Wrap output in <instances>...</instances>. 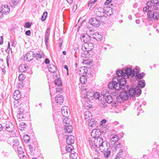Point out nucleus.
<instances>
[{
  "label": "nucleus",
  "instance_id": "nucleus-59",
  "mask_svg": "<svg viewBox=\"0 0 159 159\" xmlns=\"http://www.w3.org/2000/svg\"><path fill=\"white\" fill-rule=\"evenodd\" d=\"M107 122V120L105 119H103L101 121V125H103V124H105Z\"/></svg>",
  "mask_w": 159,
  "mask_h": 159
},
{
  "label": "nucleus",
  "instance_id": "nucleus-63",
  "mask_svg": "<svg viewBox=\"0 0 159 159\" xmlns=\"http://www.w3.org/2000/svg\"><path fill=\"white\" fill-rule=\"evenodd\" d=\"M25 34L26 35L30 36V30L27 31Z\"/></svg>",
  "mask_w": 159,
  "mask_h": 159
},
{
  "label": "nucleus",
  "instance_id": "nucleus-52",
  "mask_svg": "<svg viewBox=\"0 0 159 159\" xmlns=\"http://www.w3.org/2000/svg\"><path fill=\"white\" fill-rule=\"evenodd\" d=\"M102 93V96H103V98L106 95H107V94H108V95L110 94L109 93V91H107V89H105L104 90Z\"/></svg>",
  "mask_w": 159,
  "mask_h": 159
},
{
  "label": "nucleus",
  "instance_id": "nucleus-50",
  "mask_svg": "<svg viewBox=\"0 0 159 159\" xmlns=\"http://www.w3.org/2000/svg\"><path fill=\"white\" fill-rule=\"evenodd\" d=\"M95 122L93 120H89V121L88 122V125L89 126L91 127H93L95 126L96 125L95 124Z\"/></svg>",
  "mask_w": 159,
  "mask_h": 159
},
{
  "label": "nucleus",
  "instance_id": "nucleus-31",
  "mask_svg": "<svg viewBox=\"0 0 159 159\" xmlns=\"http://www.w3.org/2000/svg\"><path fill=\"white\" fill-rule=\"evenodd\" d=\"M50 29L49 28H48L45 33V39L46 44L48 42V37L50 34Z\"/></svg>",
  "mask_w": 159,
  "mask_h": 159
},
{
  "label": "nucleus",
  "instance_id": "nucleus-41",
  "mask_svg": "<svg viewBox=\"0 0 159 159\" xmlns=\"http://www.w3.org/2000/svg\"><path fill=\"white\" fill-rule=\"evenodd\" d=\"M16 151H17V153L20 154H22L24 153L23 149L20 145L16 148Z\"/></svg>",
  "mask_w": 159,
  "mask_h": 159
},
{
  "label": "nucleus",
  "instance_id": "nucleus-16",
  "mask_svg": "<svg viewBox=\"0 0 159 159\" xmlns=\"http://www.w3.org/2000/svg\"><path fill=\"white\" fill-rule=\"evenodd\" d=\"M56 102L59 104H61L64 102V98L62 95L58 94L55 98Z\"/></svg>",
  "mask_w": 159,
  "mask_h": 159
},
{
  "label": "nucleus",
  "instance_id": "nucleus-40",
  "mask_svg": "<svg viewBox=\"0 0 159 159\" xmlns=\"http://www.w3.org/2000/svg\"><path fill=\"white\" fill-rule=\"evenodd\" d=\"M19 0H10L9 2L11 6L12 7H14L16 5H17V3H19Z\"/></svg>",
  "mask_w": 159,
  "mask_h": 159
},
{
  "label": "nucleus",
  "instance_id": "nucleus-47",
  "mask_svg": "<svg viewBox=\"0 0 159 159\" xmlns=\"http://www.w3.org/2000/svg\"><path fill=\"white\" fill-rule=\"evenodd\" d=\"M152 11L154 9L156 10H159V3L155 4H153L152 5Z\"/></svg>",
  "mask_w": 159,
  "mask_h": 159
},
{
  "label": "nucleus",
  "instance_id": "nucleus-53",
  "mask_svg": "<svg viewBox=\"0 0 159 159\" xmlns=\"http://www.w3.org/2000/svg\"><path fill=\"white\" fill-rule=\"evenodd\" d=\"M47 16V12L46 11L44 12L43 16H42L41 20L42 21H44L46 19Z\"/></svg>",
  "mask_w": 159,
  "mask_h": 159
},
{
  "label": "nucleus",
  "instance_id": "nucleus-10",
  "mask_svg": "<svg viewBox=\"0 0 159 159\" xmlns=\"http://www.w3.org/2000/svg\"><path fill=\"white\" fill-rule=\"evenodd\" d=\"M94 45L92 43H84L82 46L83 50H87L88 51H91L93 48Z\"/></svg>",
  "mask_w": 159,
  "mask_h": 159
},
{
  "label": "nucleus",
  "instance_id": "nucleus-21",
  "mask_svg": "<svg viewBox=\"0 0 159 159\" xmlns=\"http://www.w3.org/2000/svg\"><path fill=\"white\" fill-rule=\"evenodd\" d=\"M75 141L74 137L73 135H70L67 137L66 139V142L67 144L71 145Z\"/></svg>",
  "mask_w": 159,
  "mask_h": 159
},
{
  "label": "nucleus",
  "instance_id": "nucleus-46",
  "mask_svg": "<svg viewBox=\"0 0 159 159\" xmlns=\"http://www.w3.org/2000/svg\"><path fill=\"white\" fill-rule=\"evenodd\" d=\"M14 102V106L16 107H17L22 104V101L19 100H16Z\"/></svg>",
  "mask_w": 159,
  "mask_h": 159
},
{
  "label": "nucleus",
  "instance_id": "nucleus-55",
  "mask_svg": "<svg viewBox=\"0 0 159 159\" xmlns=\"http://www.w3.org/2000/svg\"><path fill=\"white\" fill-rule=\"evenodd\" d=\"M25 28H30V23L29 22H27L24 25Z\"/></svg>",
  "mask_w": 159,
  "mask_h": 159
},
{
  "label": "nucleus",
  "instance_id": "nucleus-61",
  "mask_svg": "<svg viewBox=\"0 0 159 159\" xmlns=\"http://www.w3.org/2000/svg\"><path fill=\"white\" fill-rule=\"evenodd\" d=\"M111 0H106V2L105 3V5H107L109 4L111 2Z\"/></svg>",
  "mask_w": 159,
  "mask_h": 159
},
{
  "label": "nucleus",
  "instance_id": "nucleus-30",
  "mask_svg": "<svg viewBox=\"0 0 159 159\" xmlns=\"http://www.w3.org/2000/svg\"><path fill=\"white\" fill-rule=\"evenodd\" d=\"M38 144L36 141L34 142L33 143L32 145H30V149H31L30 150V154L31 155H34V153H32V152L34 150V151L36 148L38 147Z\"/></svg>",
  "mask_w": 159,
  "mask_h": 159
},
{
  "label": "nucleus",
  "instance_id": "nucleus-60",
  "mask_svg": "<svg viewBox=\"0 0 159 159\" xmlns=\"http://www.w3.org/2000/svg\"><path fill=\"white\" fill-rule=\"evenodd\" d=\"M100 149L101 150V152H103L106 150L105 148H104V146H103V147H102H102L100 148Z\"/></svg>",
  "mask_w": 159,
  "mask_h": 159
},
{
  "label": "nucleus",
  "instance_id": "nucleus-6",
  "mask_svg": "<svg viewBox=\"0 0 159 159\" xmlns=\"http://www.w3.org/2000/svg\"><path fill=\"white\" fill-rule=\"evenodd\" d=\"M152 11H148L147 12L148 20L151 21L153 20H159V12L157 11H155L152 13Z\"/></svg>",
  "mask_w": 159,
  "mask_h": 159
},
{
  "label": "nucleus",
  "instance_id": "nucleus-33",
  "mask_svg": "<svg viewBox=\"0 0 159 159\" xmlns=\"http://www.w3.org/2000/svg\"><path fill=\"white\" fill-rule=\"evenodd\" d=\"M81 53V56L82 57H85L86 58H89L90 57L89 51L87 50H84Z\"/></svg>",
  "mask_w": 159,
  "mask_h": 159
},
{
  "label": "nucleus",
  "instance_id": "nucleus-8",
  "mask_svg": "<svg viewBox=\"0 0 159 159\" xmlns=\"http://www.w3.org/2000/svg\"><path fill=\"white\" fill-rule=\"evenodd\" d=\"M94 143L95 146L97 148L103 147L104 143H105L107 147L109 144L106 141H103L102 139L101 138H98L94 139Z\"/></svg>",
  "mask_w": 159,
  "mask_h": 159
},
{
  "label": "nucleus",
  "instance_id": "nucleus-18",
  "mask_svg": "<svg viewBox=\"0 0 159 159\" xmlns=\"http://www.w3.org/2000/svg\"><path fill=\"white\" fill-rule=\"evenodd\" d=\"M106 11H105L103 9L100 8L98 9L97 11H96V12L95 13L97 16L102 17L105 15L106 13Z\"/></svg>",
  "mask_w": 159,
  "mask_h": 159
},
{
  "label": "nucleus",
  "instance_id": "nucleus-39",
  "mask_svg": "<svg viewBox=\"0 0 159 159\" xmlns=\"http://www.w3.org/2000/svg\"><path fill=\"white\" fill-rule=\"evenodd\" d=\"M80 80L81 83L82 84H84L87 82V79L83 75L80 77Z\"/></svg>",
  "mask_w": 159,
  "mask_h": 159
},
{
  "label": "nucleus",
  "instance_id": "nucleus-35",
  "mask_svg": "<svg viewBox=\"0 0 159 159\" xmlns=\"http://www.w3.org/2000/svg\"><path fill=\"white\" fill-rule=\"evenodd\" d=\"M94 92L93 91L90 92H87L85 97L88 98L89 99L93 100L94 96Z\"/></svg>",
  "mask_w": 159,
  "mask_h": 159
},
{
  "label": "nucleus",
  "instance_id": "nucleus-25",
  "mask_svg": "<svg viewBox=\"0 0 159 159\" xmlns=\"http://www.w3.org/2000/svg\"><path fill=\"white\" fill-rule=\"evenodd\" d=\"M120 140V138L117 135L115 134L112 137L111 139L112 144H115Z\"/></svg>",
  "mask_w": 159,
  "mask_h": 159
},
{
  "label": "nucleus",
  "instance_id": "nucleus-32",
  "mask_svg": "<svg viewBox=\"0 0 159 159\" xmlns=\"http://www.w3.org/2000/svg\"><path fill=\"white\" fill-rule=\"evenodd\" d=\"M123 150L122 149H120L118 153L116 155L115 159H121L122 156L123 154Z\"/></svg>",
  "mask_w": 159,
  "mask_h": 159
},
{
  "label": "nucleus",
  "instance_id": "nucleus-4",
  "mask_svg": "<svg viewBox=\"0 0 159 159\" xmlns=\"http://www.w3.org/2000/svg\"><path fill=\"white\" fill-rule=\"evenodd\" d=\"M63 122L65 124H64L65 132L68 133H71L73 130V128L71 125L72 122L70 120V119L67 118H65L63 120Z\"/></svg>",
  "mask_w": 159,
  "mask_h": 159
},
{
  "label": "nucleus",
  "instance_id": "nucleus-11",
  "mask_svg": "<svg viewBox=\"0 0 159 159\" xmlns=\"http://www.w3.org/2000/svg\"><path fill=\"white\" fill-rule=\"evenodd\" d=\"M89 22L91 25L95 27H98L100 25V21L94 18L90 19L89 20Z\"/></svg>",
  "mask_w": 159,
  "mask_h": 159
},
{
  "label": "nucleus",
  "instance_id": "nucleus-45",
  "mask_svg": "<svg viewBox=\"0 0 159 159\" xmlns=\"http://www.w3.org/2000/svg\"><path fill=\"white\" fill-rule=\"evenodd\" d=\"M54 83L56 85H58V86H61L62 85L61 80L59 78L56 79L54 81Z\"/></svg>",
  "mask_w": 159,
  "mask_h": 159
},
{
  "label": "nucleus",
  "instance_id": "nucleus-26",
  "mask_svg": "<svg viewBox=\"0 0 159 159\" xmlns=\"http://www.w3.org/2000/svg\"><path fill=\"white\" fill-rule=\"evenodd\" d=\"M23 57L21 59L22 60L24 61V62H29L30 61L29 59H30V53L29 52H27L25 56H23Z\"/></svg>",
  "mask_w": 159,
  "mask_h": 159
},
{
  "label": "nucleus",
  "instance_id": "nucleus-57",
  "mask_svg": "<svg viewBox=\"0 0 159 159\" xmlns=\"http://www.w3.org/2000/svg\"><path fill=\"white\" fill-rule=\"evenodd\" d=\"M103 128H102V129H103V131H105L106 132L108 130V127L107 126H105V125H103Z\"/></svg>",
  "mask_w": 159,
  "mask_h": 159
},
{
  "label": "nucleus",
  "instance_id": "nucleus-28",
  "mask_svg": "<svg viewBox=\"0 0 159 159\" xmlns=\"http://www.w3.org/2000/svg\"><path fill=\"white\" fill-rule=\"evenodd\" d=\"M105 97V100L107 102L110 103L113 102V99L111 96L107 95Z\"/></svg>",
  "mask_w": 159,
  "mask_h": 159
},
{
  "label": "nucleus",
  "instance_id": "nucleus-15",
  "mask_svg": "<svg viewBox=\"0 0 159 159\" xmlns=\"http://www.w3.org/2000/svg\"><path fill=\"white\" fill-rule=\"evenodd\" d=\"M61 113L63 116L66 117H67L70 114V111L66 106H64L61 109Z\"/></svg>",
  "mask_w": 159,
  "mask_h": 159
},
{
  "label": "nucleus",
  "instance_id": "nucleus-12",
  "mask_svg": "<svg viewBox=\"0 0 159 159\" xmlns=\"http://www.w3.org/2000/svg\"><path fill=\"white\" fill-rule=\"evenodd\" d=\"M90 99H89L88 98L84 97L82 99V101L83 102L84 106L85 107H88L89 108H90L91 107V105L90 104L91 103Z\"/></svg>",
  "mask_w": 159,
  "mask_h": 159
},
{
  "label": "nucleus",
  "instance_id": "nucleus-22",
  "mask_svg": "<svg viewBox=\"0 0 159 159\" xmlns=\"http://www.w3.org/2000/svg\"><path fill=\"white\" fill-rule=\"evenodd\" d=\"M84 116L86 120L88 122L89 121V120H93L92 119V114L89 111H86L84 114Z\"/></svg>",
  "mask_w": 159,
  "mask_h": 159
},
{
  "label": "nucleus",
  "instance_id": "nucleus-36",
  "mask_svg": "<svg viewBox=\"0 0 159 159\" xmlns=\"http://www.w3.org/2000/svg\"><path fill=\"white\" fill-rule=\"evenodd\" d=\"M102 97V95L100 96V94L98 92H96L95 93H94L93 99L95 98L96 99H98L100 101H102L101 98H103Z\"/></svg>",
  "mask_w": 159,
  "mask_h": 159
},
{
  "label": "nucleus",
  "instance_id": "nucleus-3",
  "mask_svg": "<svg viewBox=\"0 0 159 159\" xmlns=\"http://www.w3.org/2000/svg\"><path fill=\"white\" fill-rule=\"evenodd\" d=\"M125 85L120 89H122L123 91L121 92L120 95L117 97V100L118 102H123L124 101L127 100L129 97V94L127 89L123 88L125 87Z\"/></svg>",
  "mask_w": 159,
  "mask_h": 159
},
{
  "label": "nucleus",
  "instance_id": "nucleus-42",
  "mask_svg": "<svg viewBox=\"0 0 159 159\" xmlns=\"http://www.w3.org/2000/svg\"><path fill=\"white\" fill-rule=\"evenodd\" d=\"M138 85L141 88H143L145 85V83L144 80H139L138 82Z\"/></svg>",
  "mask_w": 159,
  "mask_h": 159
},
{
  "label": "nucleus",
  "instance_id": "nucleus-17",
  "mask_svg": "<svg viewBox=\"0 0 159 159\" xmlns=\"http://www.w3.org/2000/svg\"><path fill=\"white\" fill-rule=\"evenodd\" d=\"M101 134V132L100 130L98 129H93L92 130L91 133V135L95 139L98 138H100V135Z\"/></svg>",
  "mask_w": 159,
  "mask_h": 159
},
{
  "label": "nucleus",
  "instance_id": "nucleus-24",
  "mask_svg": "<svg viewBox=\"0 0 159 159\" xmlns=\"http://www.w3.org/2000/svg\"><path fill=\"white\" fill-rule=\"evenodd\" d=\"M19 143H20L17 139H16L13 140L12 147L16 151V148L20 146Z\"/></svg>",
  "mask_w": 159,
  "mask_h": 159
},
{
  "label": "nucleus",
  "instance_id": "nucleus-51",
  "mask_svg": "<svg viewBox=\"0 0 159 159\" xmlns=\"http://www.w3.org/2000/svg\"><path fill=\"white\" fill-rule=\"evenodd\" d=\"M78 156L77 153H74L70 154V159H76Z\"/></svg>",
  "mask_w": 159,
  "mask_h": 159
},
{
  "label": "nucleus",
  "instance_id": "nucleus-62",
  "mask_svg": "<svg viewBox=\"0 0 159 159\" xmlns=\"http://www.w3.org/2000/svg\"><path fill=\"white\" fill-rule=\"evenodd\" d=\"M45 63L46 64H48L49 63V60L48 58H46L45 61Z\"/></svg>",
  "mask_w": 159,
  "mask_h": 159
},
{
  "label": "nucleus",
  "instance_id": "nucleus-7",
  "mask_svg": "<svg viewBox=\"0 0 159 159\" xmlns=\"http://www.w3.org/2000/svg\"><path fill=\"white\" fill-rule=\"evenodd\" d=\"M159 3V0H151L150 1L148 2L146 5L147 6L144 7L143 8V11L147 12L148 11H151L152 10V5Z\"/></svg>",
  "mask_w": 159,
  "mask_h": 159
},
{
  "label": "nucleus",
  "instance_id": "nucleus-44",
  "mask_svg": "<svg viewBox=\"0 0 159 159\" xmlns=\"http://www.w3.org/2000/svg\"><path fill=\"white\" fill-rule=\"evenodd\" d=\"M73 148V147L71 145L68 144L65 147V150L67 152H70Z\"/></svg>",
  "mask_w": 159,
  "mask_h": 159
},
{
  "label": "nucleus",
  "instance_id": "nucleus-1",
  "mask_svg": "<svg viewBox=\"0 0 159 159\" xmlns=\"http://www.w3.org/2000/svg\"><path fill=\"white\" fill-rule=\"evenodd\" d=\"M125 72L122 70L116 71V74L118 76H115L112 79V81L109 83L108 86L110 89H115L119 90L122 86H124L126 84L125 78L122 77Z\"/></svg>",
  "mask_w": 159,
  "mask_h": 159
},
{
  "label": "nucleus",
  "instance_id": "nucleus-14",
  "mask_svg": "<svg viewBox=\"0 0 159 159\" xmlns=\"http://www.w3.org/2000/svg\"><path fill=\"white\" fill-rule=\"evenodd\" d=\"M80 39L81 41L84 42V43H89L91 40V37L89 35L82 34L81 36Z\"/></svg>",
  "mask_w": 159,
  "mask_h": 159
},
{
  "label": "nucleus",
  "instance_id": "nucleus-49",
  "mask_svg": "<svg viewBox=\"0 0 159 159\" xmlns=\"http://www.w3.org/2000/svg\"><path fill=\"white\" fill-rule=\"evenodd\" d=\"M25 75L23 74H20L18 77V79L20 81H22L25 79Z\"/></svg>",
  "mask_w": 159,
  "mask_h": 159
},
{
  "label": "nucleus",
  "instance_id": "nucleus-48",
  "mask_svg": "<svg viewBox=\"0 0 159 159\" xmlns=\"http://www.w3.org/2000/svg\"><path fill=\"white\" fill-rule=\"evenodd\" d=\"M113 144L115 145V149L116 150L122 147V146L121 145V144L120 143H117L115 144Z\"/></svg>",
  "mask_w": 159,
  "mask_h": 159
},
{
  "label": "nucleus",
  "instance_id": "nucleus-23",
  "mask_svg": "<svg viewBox=\"0 0 159 159\" xmlns=\"http://www.w3.org/2000/svg\"><path fill=\"white\" fill-rule=\"evenodd\" d=\"M28 66L24 64H22L20 65L19 67V71L20 72H24L26 71Z\"/></svg>",
  "mask_w": 159,
  "mask_h": 159
},
{
  "label": "nucleus",
  "instance_id": "nucleus-19",
  "mask_svg": "<svg viewBox=\"0 0 159 159\" xmlns=\"http://www.w3.org/2000/svg\"><path fill=\"white\" fill-rule=\"evenodd\" d=\"M1 10L3 14H7L10 11V8L7 5H5L2 6Z\"/></svg>",
  "mask_w": 159,
  "mask_h": 159
},
{
  "label": "nucleus",
  "instance_id": "nucleus-64",
  "mask_svg": "<svg viewBox=\"0 0 159 159\" xmlns=\"http://www.w3.org/2000/svg\"><path fill=\"white\" fill-rule=\"evenodd\" d=\"M94 2V1L93 2V1H90L89 4H88V6L89 7L90 6V5H91L92 4H93V2Z\"/></svg>",
  "mask_w": 159,
  "mask_h": 159
},
{
  "label": "nucleus",
  "instance_id": "nucleus-54",
  "mask_svg": "<svg viewBox=\"0 0 159 159\" xmlns=\"http://www.w3.org/2000/svg\"><path fill=\"white\" fill-rule=\"evenodd\" d=\"M114 10L112 8L110 9L107 11V15H109L110 16L112 15L113 14Z\"/></svg>",
  "mask_w": 159,
  "mask_h": 159
},
{
  "label": "nucleus",
  "instance_id": "nucleus-13",
  "mask_svg": "<svg viewBox=\"0 0 159 159\" xmlns=\"http://www.w3.org/2000/svg\"><path fill=\"white\" fill-rule=\"evenodd\" d=\"M145 74L144 73L142 72L141 73H139V71H138V73L135 74V76H134V77L132 78V79H133V80H132L131 81H134L136 80L141 79L143 78V77L145 76Z\"/></svg>",
  "mask_w": 159,
  "mask_h": 159
},
{
  "label": "nucleus",
  "instance_id": "nucleus-34",
  "mask_svg": "<svg viewBox=\"0 0 159 159\" xmlns=\"http://www.w3.org/2000/svg\"><path fill=\"white\" fill-rule=\"evenodd\" d=\"M87 68H85L84 67H82L80 68V72L79 74L80 75H83V74H86L87 72Z\"/></svg>",
  "mask_w": 159,
  "mask_h": 159
},
{
  "label": "nucleus",
  "instance_id": "nucleus-5",
  "mask_svg": "<svg viewBox=\"0 0 159 159\" xmlns=\"http://www.w3.org/2000/svg\"><path fill=\"white\" fill-rule=\"evenodd\" d=\"M125 74H126L127 77L128 78L129 77V76H130L129 79L132 81V77H134V76L138 72V70L137 68H135L132 70V69L130 67L126 68L125 70Z\"/></svg>",
  "mask_w": 159,
  "mask_h": 159
},
{
  "label": "nucleus",
  "instance_id": "nucleus-37",
  "mask_svg": "<svg viewBox=\"0 0 159 159\" xmlns=\"http://www.w3.org/2000/svg\"><path fill=\"white\" fill-rule=\"evenodd\" d=\"M24 141L26 143H28L30 142V136L28 134H25L23 136Z\"/></svg>",
  "mask_w": 159,
  "mask_h": 159
},
{
  "label": "nucleus",
  "instance_id": "nucleus-56",
  "mask_svg": "<svg viewBox=\"0 0 159 159\" xmlns=\"http://www.w3.org/2000/svg\"><path fill=\"white\" fill-rule=\"evenodd\" d=\"M10 49V43L9 42H8V47L7 49L6 50V52L7 53H9Z\"/></svg>",
  "mask_w": 159,
  "mask_h": 159
},
{
  "label": "nucleus",
  "instance_id": "nucleus-20",
  "mask_svg": "<svg viewBox=\"0 0 159 159\" xmlns=\"http://www.w3.org/2000/svg\"><path fill=\"white\" fill-rule=\"evenodd\" d=\"M21 96L20 92L18 90H16L13 93V98L15 100H19Z\"/></svg>",
  "mask_w": 159,
  "mask_h": 159
},
{
  "label": "nucleus",
  "instance_id": "nucleus-58",
  "mask_svg": "<svg viewBox=\"0 0 159 159\" xmlns=\"http://www.w3.org/2000/svg\"><path fill=\"white\" fill-rule=\"evenodd\" d=\"M61 86H59L58 87V88H57L56 89V92L57 93L58 92H60L62 90L61 88Z\"/></svg>",
  "mask_w": 159,
  "mask_h": 159
},
{
  "label": "nucleus",
  "instance_id": "nucleus-43",
  "mask_svg": "<svg viewBox=\"0 0 159 159\" xmlns=\"http://www.w3.org/2000/svg\"><path fill=\"white\" fill-rule=\"evenodd\" d=\"M103 152L104 153V156L106 157V158H108L109 156H110L111 153V151L109 150V148H107L106 150Z\"/></svg>",
  "mask_w": 159,
  "mask_h": 159
},
{
  "label": "nucleus",
  "instance_id": "nucleus-9",
  "mask_svg": "<svg viewBox=\"0 0 159 159\" xmlns=\"http://www.w3.org/2000/svg\"><path fill=\"white\" fill-rule=\"evenodd\" d=\"M5 130L9 132H12L15 130L14 125L11 122H7L5 125Z\"/></svg>",
  "mask_w": 159,
  "mask_h": 159
},
{
  "label": "nucleus",
  "instance_id": "nucleus-2",
  "mask_svg": "<svg viewBox=\"0 0 159 159\" xmlns=\"http://www.w3.org/2000/svg\"><path fill=\"white\" fill-rule=\"evenodd\" d=\"M125 86L127 92L130 97H138L141 94V90L139 87L136 86L135 88H133L128 85H125Z\"/></svg>",
  "mask_w": 159,
  "mask_h": 159
},
{
  "label": "nucleus",
  "instance_id": "nucleus-27",
  "mask_svg": "<svg viewBox=\"0 0 159 159\" xmlns=\"http://www.w3.org/2000/svg\"><path fill=\"white\" fill-rule=\"evenodd\" d=\"M48 68L49 71L51 73H54L57 70L56 67L52 64H49L48 66Z\"/></svg>",
  "mask_w": 159,
  "mask_h": 159
},
{
  "label": "nucleus",
  "instance_id": "nucleus-38",
  "mask_svg": "<svg viewBox=\"0 0 159 159\" xmlns=\"http://www.w3.org/2000/svg\"><path fill=\"white\" fill-rule=\"evenodd\" d=\"M93 37L94 39L98 41L101 40L102 39V37L98 33H96L95 34H93Z\"/></svg>",
  "mask_w": 159,
  "mask_h": 159
},
{
  "label": "nucleus",
  "instance_id": "nucleus-29",
  "mask_svg": "<svg viewBox=\"0 0 159 159\" xmlns=\"http://www.w3.org/2000/svg\"><path fill=\"white\" fill-rule=\"evenodd\" d=\"M32 53V57H35L37 59L41 58L44 56V54L43 53H41L40 54L34 53V52L30 51Z\"/></svg>",
  "mask_w": 159,
  "mask_h": 159
}]
</instances>
